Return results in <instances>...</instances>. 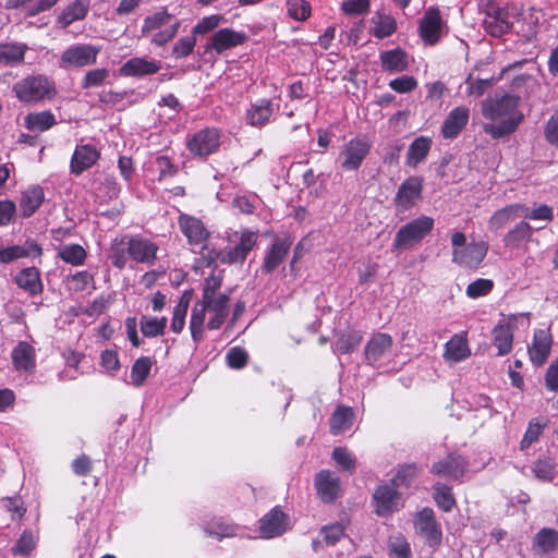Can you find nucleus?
I'll return each mask as SVG.
<instances>
[{"instance_id": "obj_55", "label": "nucleus", "mask_w": 558, "mask_h": 558, "mask_svg": "<svg viewBox=\"0 0 558 558\" xmlns=\"http://www.w3.org/2000/svg\"><path fill=\"white\" fill-rule=\"evenodd\" d=\"M418 468L415 463L401 465L391 480V484L396 487H409L413 480L417 476Z\"/></svg>"}, {"instance_id": "obj_4", "label": "nucleus", "mask_w": 558, "mask_h": 558, "mask_svg": "<svg viewBox=\"0 0 558 558\" xmlns=\"http://www.w3.org/2000/svg\"><path fill=\"white\" fill-rule=\"evenodd\" d=\"M15 97L24 104L51 100L57 95L56 84L44 74L27 75L13 85Z\"/></svg>"}, {"instance_id": "obj_50", "label": "nucleus", "mask_w": 558, "mask_h": 558, "mask_svg": "<svg viewBox=\"0 0 558 558\" xmlns=\"http://www.w3.org/2000/svg\"><path fill=\"white\" fill-rule=\"evenodd\" d=\"M153 364L154 362L149 356H141L133 363L131 380L134 386L140 387L144 384L150 374Z\"/></svg>"}, {"instance_id": "obj_29", "label": "nucleus", "mask_w": 558, "mask_h": 558, "mask_svg": "<svg viewBox=\"0 0 558 558\" xmlns=\"http://www.w3.org/2000/svg\"><path fill=\"white\" fill-rule=\"evenodd\" d=\"M393 340L392 337L385 332L374 333L367 341L364 350L365 360L368 364L379 361L387 352L390 351Z\"/></svg>"}, {"instance_id": "obj_44", "label": "nucleus", "mask_w": 558, "mask_h": 558, "mask_svg": "<svg viewBox=\"0 0 558 558\" xmlns=\"http://www.w3.org/2000/svg\"><path fill=\"white\" fill-rule=\"evenodd\" d=\"M120 192L121 186L117 178L112 174H107L95 189L94 194L100 203H108L111 199L118 198Z\"/></svg>"}, {"instance_id": "obj_52", "label": "nucleus", "mask_w": 558, "mask_h": 558, "mask_svg": "<svg viewBox=\"0 0 558 558\" xmlns=\"http://www.w3.org/2000/svg\"><path fill=\"white\" fill-rule=\"evenodd\" d=\"M288 15L299 22H305L312 14V7L306 0H287Z\"/></svg>"}, {"instance_id": "obj_32", "label": "nucleus", "mask_w": 558, "mask_h": 558, "mask_svg": "<svg viewBox=\"0 0 558 558\" xmlns=\"http://www.w3.org/2000/svg\"><path fill=\"white\" fill-rule=\"evenodd\" d=\"M45 201V192L40 185H31L21 193L19 207L23 218L32 217Z\"/></svg>"}, {"instance_id": "obj_40", "label": "nucleus", "mask_w": 558, "mask_h": 558, "mask_svg": "<svg viewBox=\"0 0 558 558\" xmlns=\"http://www.w3.org/2000/svg\"><path fill=\"white\" fill-rule=\"evenodd\" d=\"M27 49L25 44L0 43V66L22 63Z\"/></svg>"}, {"instance_id": "obj_9", "label": "nucleus", "mask_w": 558, "mask_h": 558, "mask_svg": "<svg viewBox=\"0 0 558 558\" xmlns=\"http://www.w3.org/2000/svg\"><path fill=\"white\" fill-rule=\"evenodd\" d=\"M415 532L424 538L433 549H437L442 542V531L432 508L425 507L414 518Z\"/></svg>"}, {"instance_id": "obj_10", "label": "nucleus", "mask_w": 558, "mask_h": 558, "mask_svg": "<svg viewBox=\"0 0 558 558\" xmlns=\"http://www.w3.org/2000/svg\"><path fill=\"white\" fill-rule=\"evenodd\" d=\"M372 148L371 141L365 135H357L344 144L340 151L341 168L345 171H356Z\"/></svg>"}, {"instance_id": "obj_59", "label": "nucleus", "mask_w": 558, "mask_h": 558, "mask_svg": "<svg viewBox=\"0 0 558 558\" xmlns=\"http://www.w3.org/2000/svg\"><path fill=\"white\" fill-rule=\"evenodd\" d=\"M227 365L232 369H242L248 364V353L241 347H232L226 355Z\"/></svg>"}, {"instance_id": "obj_28", "label": "nucleus", "mask_w": 558, "mask_h": 558, "mask_svg": "<svg viewBox=\"0 0 558 558\" xmlns=\"http://www.w3.org/2000/svg\"><path fill=\"white\" fill-rule=\"evenodd\" d=\"M43 255V247L32 239L25 241L23 245H11L0 247V262L10 264L19 258L28 256L40 257Z\"/></svg>"}, {"instance_id": "obj_34", "label": "nucleus", "mask_w": 558, "mask_h": 558, "mask_svg": "<svg viewBox=\"0 0 558 558\" xmlns=\"http://www.w3.org/2000/svg\"><path fill=\"white\" fill-rule=\"evenodd\" d=\"M160 69L161 64L159 61L135 57L128 60L120 68V73L123 76H144L155 74Z\"/></svg>"}, {"instance_id": "obj_17", "label": "nucleus", "mask_w": 558, "mask_h": 558, "mask_svg": "<svg viewBox=\"0 0 558 558\" xmlns=\"http://www.w3.org/2000/svg\"><path fill=\"white\" fill-rule=\"evenodd\" d=\"M257 240V232L251 230L242 231L236 245L225 248L223 264L242 265L247 258L250 252L256 246Z\"/></svg>"}, {"instance_id": "obj_2", "label": "nucleus", "mask_w": 558, "mask_h": 558, "mask_svg": "<svg viewBox=\"0 0 558 558\" xmlns=\"http://www.w3.org/2000/svg\"><path fill=\"white\" fill-rule=\"evenodd\" d=\"M229 302L228 293H219L217 299L201 300L194 304L189 327L195 344H199L205 338L206 313L209 314L206 327L209 330H218L229 315Z\"/></svg>"}, {"instance_id": "obj_42", "label": "nucleus", "mask_w": 558, "mask_h": 558, "mask_svg": "<svg viewBox=\"0 0 558 558\" xmlns=\"http://www.w3.org/2000/svg\"><path fill=\"white\" fill-rule=\"evenodd\" d=\"M353 420L354 412L352 408L338 405L330 417V433L335 436L342 434L352 426Z\"/></svg>"}, {"instance_id": "obj_48", "label": "nucleus", "mask_w": 558, "mask_h": 558, "mask_svg": "<svg viewBox=\"0 0 558 558\" xmlns=\"http://www.w3.org/2000/svg\"><path fill=\"white\" fill-rule=\"evenodd\" d=\"M87 253L80 244L63 245L58 251V257L72 266H81L85 263Z\"/></svg>"}, {"instance_id": "obj_35", "label": "nucleus", "mask_w": 558, "mask_h": 558, "mask_svg": "<svg viewBox=\"0 0 558 558\" xmlns=\"http://www.w3.org/2000/svg\"><path fill=\"white\" fill-rule=\"evenodd\" d=\"M379 60L381 69L388 73H401L409 66L408 53L400 47L381 51Z\"/></svg>"}, {"instance_id": "obj_38", "label": "nucleus", "mask_w": 558, "mask_h": 558, "mask_svg": "<svg viewBox=\"0 0 558 558\" xmlns=\"http://www.w3.org/2000/svg\"><path fill=\"white\" fill-rule=\"evenodd\" d=\"M432 145L433 141L430 137L423 135L416 137L409 146L407 153V165L410 168H416L426 159L430 151Z\"/></svg>"}, {"instance_id": "obj_3", "label": "nucleus", "mask_w": 558, "mask_h": 558, "mask_svg": "<svg viewBox=\"0 0 558 558\" xmlns=\"http://www.w3.org/2000/svg\"><path fill=\"white\" fill-rule=\"evenodd\" d=\"M451 245L452 263L471 270L480 268L489 250L485 241L466 243V235L461 231L451 234Z\"/></svg>"}, {"instance_id": "obj_25", "label": "nucleus", "mask_w": 558, "mask_h": 558, "mask_svg": "<svg viewBox=\"0 0 558 558\" xmlns=\"http://www.w3.org/2000/svg\"><path fill=\"white\" fill-rule=\"evenodd\" d=\"M291 245L292 240L289 236L276 238L265 254L262 270L265 274L274 272L288 255Z\"/></svg>"}, {"instance_id": "obj_49", "label": "nucleus", "mask_w": 558, "mask_h": 558, "mask_svg": "<svg viewBox=\"0 0 558 558\" xmlns=\"http://www.w3.org/2000/svg\"><path fill=\"white\" fill-rule=\"evenodd\" d=\"M373 35L378 39L391 36L397 31V22L395 17L388 14H377L373 19Z\"/></svg>"}, {"instance_id": "obj_37", "label": "nucleus", "mask_w": 558, "mask_h": 558, "mask_svg": "<svg viewBox=\"0 0 558 558\" xmlns=\"http://www.w3.org/2000/svg\"><path fill=\"white\" fill-rule=\"evenodd\" d=\"M521 208L522 203H513L496 210L488 219V229L497 232L511 221L521 218Z\"/></svg>"}, {"instance_id": "obj_30", "label": "nucleus", "mask_w": 558, "mask_h": 558, "mask_svg": "<svg viewBox=\"0 0 558 558\" xmlns=\"http://www.w3.org/2000/svg\"><path fill=\"white\" fill-rule=\"evenodd\" d=\"M16 371L32 372L36 367V350L27 341H19L11 352Z\"/></svg>"}, {"instance_id": "obj_45", "label": "nucleus", "mask_w": 558, "mask_h": 558, "mask_svg": "<svg viewBox=\"0 0 558 558\" xmlns=\"http://www.w3.org/2000/svg\"><path fill=\"white\" fill-rule=\"evenodd\" d=\"M433 498L437 507L444 512H451L457 507V500L452 493V488L442 483H436L433 486Z\"/></svg>"}, {"instance_id": "obj_19", "label": "nucleus", "mask_w": 558, "mask_h": 558, "mask_svg": "<svg viewBox=\"0 0 558 558\" xmlns=\"http://www.w3.org/2000/svg\"><path fill=\"white\" fill-rule=\"evenodd\" d=\"M275 114V105L269 98H260L252 102L245 110V122L256 129H263L271 122Z\"/></svg>"}, {"instance_id": "obj_51", "label": "nucleus", "mask_w": 558, "mask_h": 558, "mask_svg": "<svg viewBox=\"0 0 558 558\" xmlns=\"http://www.w3.org/2000/svg\"><path fill=\"white\" fill-rule=\"evenodd\" d=\"M110 72L106 68H98L87 71L84 76L81 78V88L82 89H90L96 88L106 83L109 78Z\"/></svg>"}, {"instance_id": "obj_18", "label": "nucleus", "mask_w": 558, "mask_h": 558, "mask_svg": "<svg viewBox=\"0 0 558 558\" xmlns=\"http://www.w3.org/2000/svg\"><path fill=\"white\" fill-rule=\"evenodd\" d=\"M423 179L421 177H410L405 179L398 189L395 197V205L403 210H408L416 205L422 198Z\"/></svg>"}, {"instance_id": "obj_39", "label": "nucleus", "mask_w": 558, "mask_h": 558, "mask_svg": "<svg viewBox=\"0 0 558 558\" xmlns=\"http://www.w3.org/2000/svg\"><path fill=\"white\" fill-rule=\"evenodd\" d=\"M204 532L213 538L222 539L236 535L238 525L226 518L215 517L204 524Z\"/></svg>"}, {"instance_id": "obj_15", "label": "nucleus", "mask_w": 558, "mask_h": 558, "mask_svg": "<svg viewBox=\"0 0 558 558\" xmlns=\"http://www.w3.org/2000/svg\"><path fill=\"white\" fill-rule=\"evenodd\" d=\"M289 523V515L279 506H276L259 519L258 531L262 537L272 538L283 534L288 530Z\"/></svg>"}, {"instance_id": "obj_54", "label": "nucleus", "mask_w": 558, "mask_h": 558, "mask_svg": "<svg viewBox=\"0 0 558 558\" xmlns=\"http://www.w3.org/2000/svg\"><path fill=\"white\" fill-rule=\"evenodd\" d=\"M388 548L390 555L395 556V558H412L411 545L401 533L389 538Z\"/></svg>"}, {"instance_id": "obj_23", "label": "nucleus", "mask_w": 558, "mask_h": 558, "mask_svg": "<svg viewBox=\"0 0 558 558\" xmlns=\"http://www.w3.org/2000/svg\"><path fill=\"white\" fill-rule=\"evenodd\" d=\"M245 40L246 35L244 33L236 32L229 27L221 28L210 37L206 51L215 50L217 53H221L244 44Z\"/></svg>"}, {"instance_id": "obj_56", "label": "nucleus", "mask_w": 558, "mask_h": 558, "mask_svg": "<svg viewBox=\"0 0 558 558\" xmlns=\"http://www.w3.org/2000/svg\"><path fill=\"white\" fill-rule=\"evenodd\" d=\"M495 287L492 279L478 278L466 286L465 294L470 299H478L488 295Z\"/></svg>"}, {"instance_id": "obj_41", "label": "nucleus", "mask_w": 558, "mask_h": 558, "mask_svg": "<svg viewBox=\"0 0 558 558\" xmlns=\"http://www.w3.org/2000/svg\"><path fill=\"white\" fill-rule=\"evenodd\" d=\"M56 124V117L50 110L29 112L24 117V125L29 131L45 132Z\"/></svg>"}, {"instance_id": "obj_60", "label": "nucleus", "mask_w": 558, "mask_h": 558, "mask_svg": "<svg viewBox=\"0 0 558 558\" xmlns=\"http://www.w3.org/2000/svg\"><path fill=\"white\" fill-rule=\"evenodd\" d=\"M536 478L544 482H553L555 478V464L550 459H538L533 465Z\"/></svg>"}, {"instance_id": "obj_62", "label": "nucleus", "mask_w": 558, "mask_h": 558, "mask_svg": "<svg viewBox=\"0 0 558 558\" xmlns=\"http://www.w3.org/2000/svg\"><path fill=\"white\" fill-rule=\"evenodd\" d=\"M332 459L344 471L353 473L355 470V458L344 447H336L332 451Z\"/></svg>"}, {"instance_id": "obj_61", "label": "nucleus", "mask_w": 558, "mask_h": 558, "mask_svg": "<svg viewBox=\"0 0 558 558\" xmlns=\"http://www.w3.org/2000/svg\"><path fill=\"white\" fill-rule=\"evenodd\" d=\"M363 336L360 331H350L341 335L338 339V350L342 354L354 351L362 342Z\"/></svg>"}, {"instance_id": "obj_5", "label": "nucleus", "mask_w": 558, "mask_h": 558, "mask_svg": "<svg viewBox=\"0 0 558 558\" xmlns=\"http://www.w3.org/2000/svg\"><path fill=\"white\" fill-rule=\"evenodd\" d=\"M163 26L167 27L156 33L151 38L153 44L158 47H162L175 37L181 26L180 20L174 19V16L169 13L166 8H162L159 11L147 15L143 21L141 32L143 35H147Z\"/></svg>"}, {"instance_id": "obj_21", "label": "nucleus", "mask_w": 558, "mask_h": 558, "mask_svg": "<svg viewBox=\"0 0 558 558\" xmlns=\"http://www.w3.org/2000/svg\"><path fill=\"white\" fill-rule=\"evenodd\" d=\"M100 158V151L93 144L77 145L70 161V171L74 175H81L92 168Z\"/></svg>"}, {"instance_id": "obj_57", "label": "nucleus", "mask_w": 558, "mask_h": 558, "mask_svg": "<svg viewBox=\"0 0 558 558\" xmlns=\"http://www.w3.org/2000/svg\"><path fill=\"white\" fill-rule=\"evenodd\" d=\"M196 41V37L192 32L191 35L179 38L172 47L171 56L175 59L189 57L193 52Z\"/></svg>"}, {"instance_id": "obj_63", "label": "nucleus", "mask_w": 558, "mask_h": 558, "mask_svg": "<svg viewBox=\"0 0 558 558\" xmlns=\"http://www.w3.org/2000/svg\"><path fill=\"white\" fill-rule=\"evenodd\" d=\"M222 276L211 274L207 278H205L203 290H202V300H210L217 299L218 292L222 286Z\"/></svg>"}, {"instance_id": "obj_14", "label": "nucleus", "mask_w": 558, "mask_h": 558, "mask_svg": "<svg viewBox=\"0 0 558 558\" xmlns=\"http://www.w3.org/2000/svg\"><path fill=\"white\" fill-rule=\"evenodd\" d=\"M314 486L324 504H332L341 496L340 477L329 470H320L315 475Z\"/></svg>"}, {"instance_id": "obj_47", "label": "nucleus", "mask_w": 558, "mask_h": 558, "mask_svg": "<svg viewBox=\"0 0 558 558\" xmlns=\"http://www.w3.org/2000/svg\"><path fill=\"white\" fill-rule=\"evenodd\" d=\"M128 235L120 239L117 238L110 244L109 259L118 269H123L128 263Z\"/></svg>"}, {"instance_id": "obj_6", "label": "nucleus", "mask_w": 558, "mask_h": 558, "mask_svg": "<svg viewBox=\"0 0 558 558\" xmlns=\"http://www.w3.org/2000/svg\"><path fill=\"white\" fill-rule=\"evenodd\" d=\"M435 221L429 216H420L403 225L395 235L392 251L410 248L420 243L434 229Z\"/></svg>"}, {"instance_id": "obj_7", "label": "nucleus", "mask_w": 558, "mask_h": 558, "mask_svg": "<svg viewBox=\"0 0 558 558\" xmlns=\"http://www.w3.org/2000/svg\"><path fill=\"white\" fill-rule=\"evenodd\" d=\"M221 144V131L217 128H205L189 136L186 149L193 157L206 158L218 151Z\"/></svg>"}, {"instance_id": "obj_58", "label": "nucleus", "mask_w": 558, "mask_h": 558, "mask_svg": "<svg viewBox=\"0 0 558 558\" xmlns=\"http://www.w3.org/2000/svg\"><path fill=\"white\" fill-rule=\"evenodd\" d=\"M36 547V541L32 531L25 530L20 538L16 541L15 545L12 547L11 551L15 556H28Z\"/></svg>"}, {"instance_id": "obj_16", "label": "nucleus", "mask_w": 558, "mask_h": 558, "mask_svg": "<svg viewBox=\"0 0 558 558\" xmlns=\"http://www.w3.org/2000/svg\"><path fill=\"white\" fill-rule=\"evenodd\" d=\"M401 494L397 487L388 484L380 485L373 494L375 512L379 517H389L399 509Z\"/></svg>"}, {"instance_id": "obj_24", "label": "nucleus", "mask_w": 558, "mask_h": 558, "mask_svg": "<svg viewBox=\"0 0 558 558\" xmlns=\"http://www.w3.org/2000/svg\"><path fill=\"white\" fill-rule=\"evenodd\" d=\"M468 461L460 454L449 453L444 460L432 465L430 472L438 476L461 480L466 472Z\"/></svg>"}, {"instance_id": "obj_13", "label": "nucleus", "mask_w": 558, "mask_h": 558, "mask_svg": "<svg viewBox=\"0 0 558 558\" xmlns=\"http://www.w3.org/2000/svg\"><path fill=\"white\" fill-rule=\"evenodd\" d=\"M128 255L132 260L146 265L156 263L159 251L157 243L141 235H131L128 238Z\"/></svg>"}, {"instance_id": "obj_27", "label": "nucleus", "mask_w": 558, "mask_h": 558, "mask_svg": "<svg viewBox=\"0 0 558 558\" xmlns=\"http://www.w3.org/2000/svg\"><path fill=\"white\" fill-rule=\"evenodd\" d=\"M13 281L31 296H37L44 292L40 270L35 266L26 267L17 271Z\"/></svg>"}, {"instance_id": "obj_33", "label": "nucleus", "mask_w": 558, "mask_h": 558, "mask_svg": "<svg viewBox=\"0 0 558 558\" xmlns=\"http://www.w3.org/2000/svg\"><path fill=\"white\" fill-rule=\"evenodd\" d=\"M90 0H74L57 16V24L66 28L76 21H83L89 11Z\"/></svg>"}, {"instance_id": "obj_26", "label": "nucleus", "mask_w": 558, "mask_h": 558, "mask_svg": "<svg viewBox=\"0 0 558 558\" xmlns=\"http://www.w3.org/2000/svg\"><path fill=\"white\" fill-rule=\"evenodd\" d=\"M470 118V110L464 106L453 108L445 119L441 126V135L446 140L458 137L466 126Z\"/></svg>"}, {"instance_id": "obj_31", "label": "nucleus", "mask_w": 558, "mask_h": 558, "mask_svg": "<svg viewBox=\"0 0 558 558\" xmlns=\"http://www.w3.org/2000/svg\"><path fill=\"white\" fill-rule=\"evenodd\" d=\"M534 234L532 226L525 221L520 220L504 235L502 242L506 247L518 250L526 245Z\"/></svg>"}, {"instance_id": "obj_22", "label": "nucleus", "mask_w": 558, "mask_h": 558, "mask_svg": "<svg viewBox=\"0 0 558 558\" xmlns=\"http://www.w3.org/2000/svg\"><path fill=\"white\" fill-rule=\"evenodd\" d=\"M551 335L548 330L536 329L533 335L532 344L527 352L532 364L536 367L542 366L548 359L551 351Z\"/></svg>"}, {"instance_id": "obj_64", "label": "nucleus", "mask_w": 558, "mask_h": 558, "mask_svg": "<svg viewBox=\"0 0 558 558\" xmlns=\"http://www.w3.org/2000/svg\"><path fill=\"white\" fill-rule=\"evenodd\" d=\"M319 534L327 546H333L344 536V526L341 523L325 525Z\"/></svg>"}, {"instance_id": "obj_46", "label": "nucleus", "mask_w": 558, "mask_h": 558, "mask_svg": "<svg viewBox=\"0 0 558 558\" xmlns=\"http://www.w3.org/2000/svg\"><path fill=\"white\" fill-rule=\"evenodd\" d=\"M168 319L167 317H153L143 315L140 319V328L144 337L154 338L163 336Z\"/></svg>"}, {"instance_id": "obj_12", "label": "nucleus", "mask_w": 558, "mask_h": 558, "mask_svg": "<svg viewBox=\"0 0 558 558\" xmlns=\"http://www.w3.org/2000/svg\"><path fill=\"white\" fill-rule=\"evenodd\" d=\"M444 20L439 8L428 7L420 21V37L426 46H435L442 35Z\"/></svg>"}, {"instance_id": "obj_1", "label": "nucleus", "mask_w": 558, "mask_h": 558, "mask_svg": "<svg viewBox=\"0 0 558 558\" xmlns=\"http://www.w3.org/2000/svg\"><path fill=\"white\" fill-rule=\"evenodd\" d=\"M521 98L515 95L504 94L486 99L482 104V114L485 119L496 121L484 125L486 134L498 140L517 131L524 120L523 112L519 109Z\"/></svg>"}, {"instance_id": "obj_36", "label": "nucleus", "mask_w": 558, "mask_h": 558, "mask_svg": "<svg viewBox=\"0 0 558 558\" xmlns=\"http://www.w3.org/2000/svg\"><path fill=\"white\" fill-rule=\"evenodd\" d=\"M558 548V531L553 527L541 529L533 537L532 549L538 556H545Z\"/></svg>"}, {"instance_id": "obj_11", "label": "nucleus", "mask_w": 558, "mask_h": 558, "mask_svg": "<svg viewBox=\"0 0 558 558\" xmlns=\"http://www.w3.org/2000/svg\"><path fill=\"white\" fill-rule=\"evenodd\" d=\"M178 225L192 247L206 248L205 243L209 239L210 233L199 218L181 213L178 217Z\"/></svg>"}, {"instance_id": "obj_8", "label": "nucleus", "mask_w": 558, "mask_h": 558, "mask_svg": "<svg viewBox=\"0 0 558 558\" xmlns=\"http://www.w3.org/2000/svg\"><path fill=\"white\" fill-rule=\"evenodd\" d=\"M99 52L100 48L92 44H73L62 51L60 68L81 69L94 65Z\"/></svg>"}, {"instance_id": "obj_43", "label": "nucleus", "mask_w": 558, "mask_h": 558, "mask_svg": "<svg viewBox=\"0 0 558 558\" xmlns=\"http://www.w3.org/2000/svg\"><path fill=\"white\" fill-rule=\"evenodd\" d=\"M471 354L466 337L463 335H454L446 343L445 356L453 362H460L469 357Z\"/></svg>"}, {"instance_id": "obj_20", "label": "nucleus", "mask_w": 558, "mask_h": 558, "mask_svg": "<svg viewBox=\"0 0 558 558\" xmlns=\"http://www.w3.org/2000/svg\"><path fill=\"white\" fill-rule=\"evenodd\" d=\"M512 322H498L492 330V343L497 349L498 356H505L511 352L514 338V324L515 315H510Z\"/></svg>"}, {"instance_id": "obj_53", "label": "nucleus", "mask_w": 558, "mask_h": 558, "mask_svg": "<svg viewBox=\"0 0 558 558\" xmlns=\"http://www.w3.org/2000/svg\"><path fill=\"white\" fill-rule=\"evenodd\" d=\"M521 218L523 220H544V221H553L554 220V210L553 207L542 204L536 208H530L525 204L522 203V208L520 209Z\"/></svg>"}]
</instances>
